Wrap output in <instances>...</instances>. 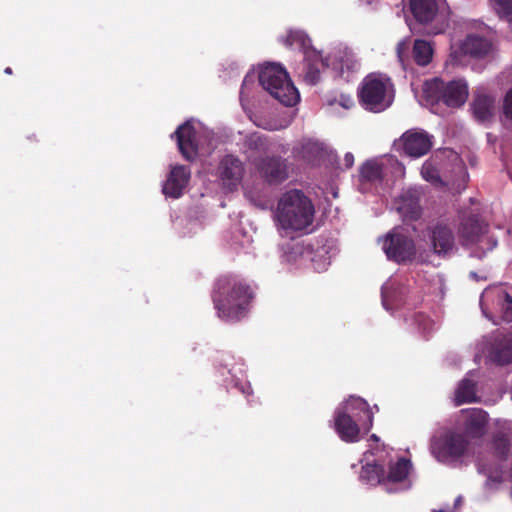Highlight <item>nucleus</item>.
<instances>
[{
    "instance_id": "f704fd0d",
    "label": "nucleus",
    "mask_w": 512,
    "mask_h": 512,
    "mask_svg": "<svg viewBox=\"0 0 512 512\" xmlns=\"http://www.w3.org/2000/svg\"><path fill=\"white\" fill-rule=\"evenodd\" d=\"M396 53L399 61L404 66L409 53V44L405 41L399 42L396 47Z\"/></svg>"
},
{
    "instance_id": "f03ea898",
    "label": "nucleus",
    "mask_w": 512,
    "mask_h": 512,
    "mask_svg": "<svg viewBox=\"0 0 512 512\" xmlns=\"http://www.w3.org/2000/svg\"><path fill=\"white\" fill-rule=\"evenodd\" d=\"M373 426V413L367 401L350 397L342 409L334 414V428L340 439L347 443L360 439L361 428L368 432Z\"/></svg>"
},
{
    "instance_id": "cd10ccee",
    "label": "nucleus",
    "mask_w": 512,
    "mask_h": 512,
    "mask_svg": "<svg viewBox=\"0 0 512 512\" xmlns=\"http://www.w3.org/2000/svg\"><path fill=\"white\" fill-rule=\"evenodd\" d=\"M362 181L377 182L382 180V165L377 161L368 160L360 168Z\"/></svg>"
},
{
    "instance_id": "a19ab883",
    "label": "nucleus",
    "mask_w": 512,
    "mask_h": 512,
    "mask_svg": "<svg viewBox=\"0 0 512 512\" xmlns=\"http://www.w3.org/2000/svg\"><path fill=\"white\" fill-rule=\"evenodd\" d=\"M4 72H5L6 74H9V75H11V74L13 73V72H12V69H11L10 67L5 68Z\"/></svg>"
},
{
    "instance_id": "dca6fc26",
    "label": "nucleus",
    "mask_w": 512,
    "mask_h": 512,
    "mask_svg": "<svg viewBox=\"0 0 512 512\" xmlns=\"http://www.w3.org/2000/svg\"><path fill=\"white\" fill-rule=\"evenodd\" d=\"M474 118L480 123L490 122L494 116L495 99L482 90L475 91L471 102Z\"/></svg>"
},
{
    "instance_id": "6e6552de",
    "label": "nucleus",
    "mask_w": 512,
    "mask_h": 512,
    "mask_svg": "<svg viewBox=\"0 0 512 512\" xmlns=\"http://www.w3.org/2000/svg\"><path fill=\"white\" fill-rule=\"evenodd\" d=\"M259 176L269 185H278L289 177V163L281 156H263L254 161Z\"/></svg>"
},
{
    "instance_id": "9b49d317",
    "label": "nucleus",
    "mask_w": 512,
    "mask_h": 512,
    "mask_svg": "<svg viewBox=\"0 0 512 512\" xmlns=\"http://www.w3.org/2000/svg\"><path fill=\"white\" fill-rule=\"evenodd\" d=\"M428 237L433 253L439 257H446L455 249V234L448 224L437 223L429 227Z\"/></svg>"
},
{
    "instance_id": "c756f323",
    "label": "nucleus",
    "mask_w": 512,
    "mask_h": 512,
    "mask_svg": "<svg viewBox=\"0 0 512 512\" xmlns=\"http://www.w3.org/2000/svg\"><path fill=\"white\" fill-rule=\"evenodd\" d=\"M499 304L501 306L502 319L506 322L512 321V296L507 292L499 295Z\"/></svg>"
},
{
    "instance_id": "b1692460",
    "label": "nucleus",
    "mask_w": 512,
    "mask_h": 512,
    "mask_svg": "<svg viewBox=\"0 0 512 512\" xmlns=\"http://www.w3.org/2000/svg\"><path fill=\"white\" fill-rule=\"evenodd\" d=\"M477 401L476 395V382L464 378L458 385V388L455 393V403L456 405H462L464 403H472Z\"/></svg>"
},
{
    "instance_id": "2eb2a0df",
    "label": "nucleus",
    "mask_w": 512,
    "mask_h": 512,
    "mask_svg": "<svg viewBox=\"0 0 512 512\" xmlns=\"http://www.w3.org/2000/svg\"><path fill=\"white\" fill-rule=\"evenodd\" d=\"M191 171L188 166L177 165L172 168L163 186V193L171 198H179L189 183Z\"/></svg>"
},
{
    "instance_id": "ea45409f",
    "label": "nucleus",
    "mask_w": 512,
    "mask_h": 512,
    "mask_svg": "<svg viewBox=\"0 0 512 512\" xmlns=\"http://www.w3.org/2000/svg\"><path fill=\"white\" fill-rule=\"evenodd\" d=\"M242 393H245V394H250V393H252V391H251V387L248 385V386H247V390L242 389Z\"/></svg>"
},
{
    "instance_id": "a878e982",
    "label": "nucleus",
    "mask_w": 512,
    "mask_h": 512,
    "mask_svg": "<svg viewBox=\"0 0 512 512\" xmlns=\"http://www.w3.org/2000/svg\"><path fill=\"white\" fill-rule=\"evenodd\" d=\"M360 479L370 485L385 484V469L379 464H367L362 467Z\"/></svg>"
},
{
    "instance_id": "c9c22d12",
    "label": "nucleus",
    "mask_w": 512,
    "mask_h": 512,
    "mask_svg": "<svg viewBox=\"0 0 512 512\" xmlns=\"http://www.w3.org/2000/svg\"><path fill=\"white\" fill-rule=\"evenodd\" d=\"M503 114L506 118L512 119V88L506 93L504 97Z\"/></svg>"
},
{
    "instance_id": "4468645a",
    "label": "nucleus",
    "mask_w": 512,
    "mask_h": 512,
    "mask_svg": "<svg viewBox=\"0 0 512 512\" xmlns=\"http://www.w3.org/2000/svg\"><path fill=\"white\" fill-rule=\"evenodd\" d=\"M397 210L405 221H416L421 217L420 192L409 188L402 192L397 201Z\"/></svg>"
},
{
    "instance_id": "9d476101",
    "label": "nucleus",
    "mask_w": 512,
    "mask_h": 512,
    "mask_svg": "<svg viewBox=\"0 0 512 512\" xmlns=\"http://www.w3.org/2000/svg\"><path fill=\"white\" fill-rule=\"evenodd\" d=\"M468 444L469 442L464 435L449 432L433 442L432 451L440 461L457 459L464 455Z\"/></svg>"
},
{
    "instance_id": "f3484780",
    "label": "nucleus",
    "mask_w": 512,
    "mask_h": 512,
    "mask_svg": "<svg viewBox=\"0 0 512 512\" xmlns=\"http://www.w3.org/2000/svg\"><path fill=\"white\" fill-rule=\"evenodd\" d=\"M486 225L478 214H470L462 218L459 234L463 245L475 244L485 232Z\"/></svg>"
},
{
    "instance_id": "c85d7f7f",
    "label": "nucleus",
    "mask_w": 512,
    "mask_h": 512,
    "mask_svg": "<svg viewBox=\"0 0 512 512\" xmlns=\"http://www.w3.org/2000/svg\"><path fill=\"white\" fill-rule=\"evenodd\" d=\"M308 36L302 31H289L286 37L283 39V43L287 47L298 46L299 48L305 49L309 43Z\"/></svg>"
},
{
    "instance_id": "4be33fe9",
    "label": "nucleus",
    "mask_w": 512,
    "mask_h": 512,
    "mask_svg": "<svg viewBox=\"0 0 512 512\" xmlns=\"http://www.w3.org/2000/svg\"><path fill=\"white\" fill-rule=\"evenodd\" d=\"M491 360L498 365L512 363V334L497 340L490 353Z\"/></svg>"
},
{
    "instance_id": "bb28decb",
    "label": "nucleus",
    "mask_w": 512,
    "mask_h": 512,
    "mask_svg": "<svg viewBox=\"0 0 512 512\" xmlns=\"http://www.w3.org/2000/svg\"><path fill=\"white\" fill-rule=\"evenodd\" d=\"M413 59L419 66L428 65L433 56V48L429 42L417 39L413 45Z\"/></svg>"
},
{
    "instance_id": "f257e3e1",
    "label": "nucleus",
    "mask_w": 512,
    "mask_h": 512,
    "mask_svg": "<svg viewBox=\"0 0 512 512\" xmlns=\"http://www.w3.org/2000/svg\"><path fill=\"white\" fill-rule=\"evenodd\" d=\"M211 297L219 318L239 321L248 313L253 291L243 279L229 274L215 281Z\"/></svg>"
},
{
    "instance_id": "e433bc0d",
    "label": "nucleus",
    "mask_w": 512,
    "mask_h": 512,
    "mask_svg": "<svg viewBox=\"0 0 512 512\" xmlns=\"http://www.w3.org/2000/svg\"><path fill=\"white\" fill-rule=\"evenodd\" d=\"M417 321H423V323H424L423 329L425 331L432 329V325H433L432 321L429 318L425 317L424 315H418Z\"/></svg>"
},
{
    "instance_id": "412c9836",
    "label": "nucleus",
    "mask_w": 512,
    "mask_h": 512,
    "mask_svg": "<svg viewBox=\"0 0 512 512\" xmlns=\"http://www.w3.org/2000/svg\"><path fill=\"white\" fill-rule=\"evenodd\" d=\"M327 64L321 55L315 51L305 52V64L303 68L304 80L309 85H315L320 80V72Z\"/></svg>"
},
{
    "instance_id": "ddd939ff",
    "label": "nucleus",
    "mask_w": 512,
    "mask_h": 512,
    "mask_svg": "<svg viewBox=\"0 0 512 512\" xmlns=\"http://www.w3.org/2000/svg\"><path fill=\"white\" fill-rule=\"evenodd\" d=\"M176 137L177 146L182 156L187 161H193L198 154L196 130L190 121L178 126L173 134Z\"/></svg>"
},
{
    "instance_id": "423d86ee",
    "label": "nucleus",
    "mask_w": 512,
    "mask_h": 512,
    "mask_svg": "<svg viewBox=\"0 0 512 512\" xmlns=\"http://www.w3.org/2000/svg\"><path fill=\"white\" fill-rule=\"evenodd\" d=\"M423 93L431 104L443 103L450 108H459L468 98V84L465 80L457 79L445 82L434 78L424 83Z\"/></svg>"
},
{
    "instance_id": "1a4fd4ad",
    "label": "nucleus",
    "mask_w": 512,
    "mask_h": 512,
    "mask_svg": "<svg viewBox=\"0 0 512 512\" xmlns=\"http://www.w3.org/2000/svg\"><path fill=\"white\" fill-rule=\"evenodd\" d=\"M432 140L433 136L426 131L410 129L400 137L397 149L409 157L420 158L432 149Z\"/></svg>"
},
{
    "instance_id": "79ce46f5",
    "label": "nucleus",
    "mask_w": 512,
    "mask_h": 512,
    "mask_svg": "<svg viewBox=\"0 0 512 512\" xmlns=\"http://www.w3.org/2000/svg\"><path fill=\"white\" fill-rule=\"evenodd\" d=\"M371 438H372V439H374V440H377V439H378V438H377V436H376V435H374V434L371 436Z\"/></svg>"
},
{
    "instance_id": "2f4dec72",
    "label": "nucleus",
    "mask_w": 512,
    "mask_h": 512,
    "mask_svg": "<svg viewBox=\"0 0 512 512\" xmlns=\"http://www.w3.org/2000/svg\"><path fill=\"white\" fill-rule=\"evenodd\" d=\"M421 174L427 181L437 183L440 182V176L438 170L429 161H426L421 168Z\"/></svg>"
},
{
    "instance_id": "5701e85b",
    "label": "nucleus",
    "mask_w": 512,
    "mask_h": 512,
    "mask_svg": "<svg viewBox=\"0 0 512 512\" xmlns=\"http://www.w3.org/2000/svg\"><path fill=\"white\" fill-rule=\"evenodd\" d=\"M411 468L410 460L400 458L397 462L389 466V471L385 473V483H398L404 481Z\"/></svg>"
},
{
    "instance_id": "72a5a7b5",
    "label": "nucleus",
    "mask_w": 512,
    "mask_h": 512,
    "mask_svg": "<svg viewBox=\"0 0 512 512\" xmlns=\"http://www.w3.org/2000/svg\"><path fill=\"white\" fill-rule=\"evenodd\" d=\"M478 470L481 473H484L487 475V483H496L499 484L502 482V475L499 472H490L486 468L485 464H483L481 461L478 463Z\"/></svg>"
},
{
    "instance_id": "a211bd4d",
    "label": "nucleus",
    "mask_w": 512,
    "mask_h": 512,
    "mask_svg": "<svg viewBox=\"0 0 512 512\" xmlns=\"http://www.w3.org/2000/svg\"><path fill=\"white\" fill-rule=\"evenodd\" d=\"M491 50V43L484 37L469 35L466 39L461 43L459 47V51H454L451 53L454 59L458 58V53L460 52L463 55H469L473 58H483Z\"/></svg>"
},
{
    "instance_id": "7ed1b4c3",
    "label": "nucleus",
    "mask_w": 512,
    "mask_h": 512,
    "mask_svg": "<svg viewBox=\"0 0 512 512\" xmlns=\"http://www.w3.org/2000/svg\"><path fill=\"white\" fill-rule=\"evenodd\" d=\"M314 213L311 199L303 191L291 189L280 197L275 217L282 229L300 231L312 224Z\"/></svg>"
},
{
    "instance_id": "6ab92c4d",
    "label": "nucleus",
    "mask_w": 512,
    "mask_h": 512,
    "mask_svg": "<svg viewBox=\"0 0 512 512\" xmlns=\"http://www.w3.org/2000/svg\"><path fill=\"white\" fill-rule=\"evenodd\" d=\"M465 412L467 413L464 421L465 434L473 439L481 438L488 424L487 412L480 408L468 409Z\"/></svg>"
},
{
    "instance_id": "473e14b6",
    "label": "nucleus",
    "mask_w": 512,
    "mask_h": 512,
    "mask_svg": "<svg viewBox=\"0 0 512 512\" xmlns=\"http://www.w3.org/2000/svg\"><path fill=\"white\" fill-rule=\"evenodd\" d=\"M494 8L500 16L512 15V0H492Z\"/></svg>"
},
{
    "instance_id": "58836bf2",
    "label": "nucleus",
    "mask_w": 512,
    "mask_h": 512,
    "mask_svg": "<svg viewBox=\"0 0 512 512\" xmlns=\"http://www.w3.org/2000/svg\"><path fill=\"white\" fill-rule=\"evenodd\" d=\"M444 31V25L441 24L440 26L436 25L433 26L429 31L428 34L437 35Z\"/></svg>"
},
{
    "instance_id": "aec40b11",
    "label": "nucleus",
    "mask_w": 512,
    "mask_h": 512,
    "mask_svg": "<svg viewBox=\"0 0 512 512\" xmlns=\"http://www.w3.org/2000/svg\"><path fill=\"white\" fill-rule=\"evenodd\" d=\"M409 9L419 24L427 25L437 18L439 7L437 0H409Z\"/></svg>"
},
{
    "instance_id": "f8f14e48",
    "label": "nucleus",
    "mask_w": 512,
    "mask_h": 512,
    "mask_svg": "<svg viewBox=\"0 0 512 512\" xmlns=\"http://www.w3.org/2000/svg\"><path fill=\"white\" fill-rule=\"evenodd\" d=\"M218 170L223 185L231 191L237 188L244 174L242 161L233 155L224 156L219 163Z\"/></svg>"
},
{
    "instance_id": "0eeeda50",
    "label": "nucleus",
    "mask_w": 512,
    "mask_h": 512,
    "mask_svg": "<svg viewBox=\"0 0 512 512\" xmlns=\"http://www.w3.org/2000/svg\"><path fill=\"white\" fill-rule=\"evenodd\" d=\"M382 249L389 260L398 264L412 262L416 256L413 239L395 230L385 236Z\"/></svg>"
},
{
    "instance_id": "393cba45",
    "label": "nucleus",
    "mask_w": 512,
    "mask_h": 512,
    "mask_svg": "<svg viewBox=\"0 0 512 512\" xmlns=\"http://www.w3.org/2000/svg\"><path fill=\"white\" fill-rule=\"evenodd\" d=\"M490 446L493 455L500 461H506L508 459L511 444L506 433L501 431L495 433L491 439Z\"/></svg>"
},
{
    "instance_id": "4c0bfd02",
    "label": "nucleus",
    "mask_w": 512,
    "mask_h": 512,
    "mask_svg": "<svg viewBox=\"0 0 512 512\" xmlns=\"http://www.w3.org/2000/svg\"><path fill=\"white\" fill-rule=\"evenodd\" d=\"M354 164V156L352 153L348 152L344 156V165L346 168H351Z\"/></svg>"
},
{
    "instance_id": "7c9ffc66",
    "label": "nucleus",
    "mask_w": 512,
    "mask_h": 512,
    "mask_svg": "<svg viewBox=\"0 0 512 512\" xmlns=\"http://www.w3.org/2000/svg\"><path fill=\"white\" fill-rule=\"evenodd\" d=\"M246 145L249 149L264 151L267 149V140L263 135L254 133L247 138Z\"/></svg>"
},
{
    "instance_id": "20e7f679",
    "label": "nucleus",
    "mask_w": 512,
    "mask_h": 512,
    "mask_svg": "<svg viewBox=\"0 0 512 512\" xmlns=\"http://www.w3.org/2000/svg\"><path fill=\"white\" fill-rule=\"evenodd\" d=\"M357 95L359 103L366 111L380 113L393 103L394 84L386 74L369 73L361 81Z\"/></svg>"
},
{
    "instance_id": "39448f33",
    "label": "nucleus",
    "mask_w": 512,
    "mask_h": 512,
    "mask_svg": "<svg viewBox=\"0 0 512 512\" xmlns=\"http://www.w3.org/2000/svg\"><path fill=\"white\" fill-rule=\"evenodd\" d=\"M259 83L276 100L285 106L295 105L300 95L286 70L278 64H267L260 70Z\"/></svg>"
}]
</instances>
